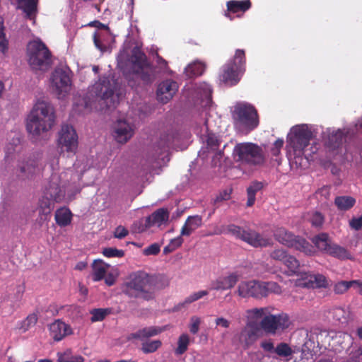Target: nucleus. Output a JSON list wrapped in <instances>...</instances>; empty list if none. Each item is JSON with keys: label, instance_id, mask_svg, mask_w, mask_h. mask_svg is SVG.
<instances>
[{"label": "nucleus", "instance_id": "f257e3e1", "mask_svg": "<svg viewBox=\"0 0 362 362\" xmlns=\"http://www.w3.org/2000/svg\"><path fill=\"white\" fill-rule=\"evenodd\" d=\"M122 93L120 83L114 77H103L88 87L83 95L74 98V110L79 114H84L93 110L114 108L119 103Z\"/></svg>", "mask_w": 362, "mask_h": 362}, {"label": "nucleus", "instance_id": "f03ea898", "mask_svg": "<svg viewBox=\"0 0 362 362\" xmlns=\"http://www.w3.org/2000/svg\"><path fill=\"white\" fill-rule=\"evenodd\" d=\"M56 115L53 105L45 100H37L26 117L25 127L35 141L46 136L55 124Z\"/></svg>", "mask_w": 362, "mask_h": 362}, {"label": "nucleus", "instance_id": "7ed1b4c3", "mask_svg": "<svg viewBox=\"0 0 362 362\" xmlns=\"http://www.w3.org/2000/svg\"><path fill=\"white\" fill-rule=\"evenodd\" d=\"M68 176L72 177V170H68L60 173H53L45 185L43 193L39 200V207L42 211L50 213L54 207V202H61L67 192L69 194V180ZM81 175H74L71 177V182L79 180Z\"/></svg>", "mask_w": 362, "mask_h": 362}, {"label": "nucleus", "instance_id": "20e7f679", "mask_svg": "<svg viewBox=\"0 0 362 362\" xmlns=\"http://www.w3.org/2000/svg\"><path fill=\"white\" fill-rule=\"evenodd\" d=\"M222 233L229 234L241 239L255 247H266L271 246L273 243L272 238L268 235L259 233L253 230H245L233 224L217 228L214 232H210L206 235H220Z\"/></svg>", "mask_w": 362, "mask_h": 362}, {"label": "nucleus", "instance_id": "39448f33", "mask_svg": "<svg viewBox=\"0 0 362 362\" xmlns=\"http://www.w3.org/2000/svg\"><path fill=\"white\" fill-rule=\"evenodd\" d=\"M313 127L308 124H298L293 127L288 135L287 148L288 154L300 157L308 151L311 139L314 136Z\"/></svg>", "mask_w": 362, "mask_h": 362}, {"label": "nucleus", "instance_id": "423d86ee", "mask_svg": "<svg viewBox=\"0 0 362 362\" xmlns=\"http://www.w3.org/2000/svg\"><path fill=\"white\" fill-rule=\"evenodd\" d=\"M204 141V146L199 152V157L202 160L211 159L214 165H218L223 158L224 154L221 149V140L214 134L209 132V127L205 123L201 129L197 130Z\"/></svg>", "mask_w": 362, "mask_h": 362}, {"label": "nucleus", "instance_id": "0eeeda50", "mask_svg": "<svg viewBox=\"0 0 362 362\" xmlns=\"http://www.w3.org/2000/svg\"><path fill=\"white\" fill-rule=\"evenodd\" d=\"M149 284V276L146 272H137L129 275L122 286V291L129 297L150 300L153 294L148 288Z\"/></svg>", "mask_w": 362, "mask_h": 362}, {"label": "nucleus", "instance_id": "6e6552de", "mask_svg": "<svg viewBox=\"0 0 362 362\" xmlns=\"http://www.w3.org/2000/svg\"><path fill=\"white\" fill-rule=\"evenodd\" d=\"M232 117L236 128L240 131H251L259 124V119L255 107L246 103H237L232 111Z\"/></svg>", "mask_w": 362, "mask_h": 362}, {"label": "nucleus", "instance_id": "1a4fd4ad", "mask_svg": "<svg viewBox=\"0 0 362 362\" xmlns=\"http://www.w3.org/2000/svg\"><path fill=\"white\" fill-rule=\"evenodd\" d=\"M28 63L34 70L45 71L51 64V53L40 40L30 42L27 47Z\"/></svg>", "mask_w": 362, "mask_h": 362}, {"label": "nucleus", "instance_id": "9d476101", "mask_svg": "<svg viewBox=\"0 0 362 362\" xmlns=\"http://www.w3.org/2000/svg\"><path fill=\"white\" fill-rule=\"evenodd\" d=\"M275 239L281 245L312 256L315 253V247L305 239L296 236L284 228H279L274 232Z\"/></svg>", "mask_w": 362, "mask_h": 362}, {"label": "nucleus", "instance_id": "9b49d317", "mask_svg": "<svg viewBox=\"0 0 362 362\" xmlns=\"http://www.w3.org/2000/svg\"><path fill=\"white\" fill-rule=\"evenodd\" d=\"M245 52L243 49L235 52L234 59L223 66L221 80L227 85L234 86L238 83L245 71Z\"/></svg>", "mask_w": 362, "mask_h": 362}, {"label": "nucleus", "instance_id": "f8f14e48", "mask_svg": "<svg viewBox=\"0 0 362 362\" xmlns=\"http://www.w3.org/2000/svg\"><path fill=\"white\" fill-rule=\"evenodd\" d=\"M233 154L237 160L249 165H262L265 159L262 148L252 143L237 144L234 148Z\"/></svg>", "mask_w": 362, "mask_h": 362}, {"label": "nucleus", "instance_id": "ddd939ff", "mask_svg": "<svg viewBox=\"0 0 362 362\" xmlns=\"http://www.w3.org/2000/svg\"><path fill=\"white\" fill-rule=\"evenodd\" d=\"M131 61L136 77L140 78L146 83L153 81L154 75L152 69L148 64L145 54L138 47L133 49Z\"/></svg>", "mask_w": 362, "mask_h": 362}, {"label": "nucleus", "instance_id": "4468645a", "mask_svg": "<svg viewBox=\"0 0 362 362\" xmlns=\"http://www.w3.org/2000/svg\"><path fill=\"white\" fill-rule=\"evenodd\" d=\"M51 88L62 99L69 93L71 86V71L68 68H57L50 78Z\"/></svg>", "mask_w": 362, "mask_h": 362}, {"label": "nucleus", "instance_id": "2eb2a0df", "mask_svg": "<svg viewBox=\"0 0 362 362\" xmlns=\"http://www.w3.org/2000/svg\"><path fill=\"white\" fill-rule=\"evenodd\" d=\"M272 308H269V313L262 319L261 328L267 334L274 335L279 331L287 329L290 325L289 317L286 313L272 314Z\"/></svg>", "mask_w": 362, "mask_h": 362}, {"label": "nucleus", "instance_id": "dca6fc26", "mask_svg": "<svg viewBox=\"0 0 362 362\" xmlns=\"http://www.w3.org/2000/svg\"><path fill=\"white\" fill-rule=\"evenodd\" d=\"M78 134L72 126L62 125L57 138V147L60 152L74 154L78 148Z\"/></svg>", "mask_w": 362, "mask_h": 362}, {"label": "nucleus", "instance_id": "f3484780", "mask_svg": "<svg viewBox=\"0 0 362 362\" xmlns=\"http://www.w3.org/2000/svg\"><path fill=\"white\" fill-rule=\"evenodd\" d=\"M42 168V154L30 155L18 164L19 176L23 179H31Z\"/></svg>", "mask_w": 362, "mask_h": 362}, {"label": "nucleus", "instance_id": "a211bd4d", "mask_svg": "<svg viewBox=\"0 0 362 362\" xmlns=\"http://www.w3.org/2000/svg\"><path fill=\"white\" fill-rule=\"evenodd\" d=\"M95 25L98 28L93 35L95 46L101 52H110L114 39L109 28L98 21Z\"/></svg>", "mask_w": 362, "mask_h": 362}, {"label": "nucleus", "instance_id": "6ab92c4d", "mask_svg": "<svg viewBox=\"0 0 362 362\" xmlns=\"http://www.w3.org/2000/svg\"><path fill=\"white\" fill-rule=\"evenodd\" d=\"M262 281L250 280L241 281L237 287L235 293L241 298H262L263 288Z\"/></svg>", "mask_w": 362, "mask_h": 362}, {"label": "nucleus", "instance_id": "aec40b11", "mask_svg": "<svg viewBox=\"0 0 362 362\" xmlns=\"http://www.w3.org/2000/svg\"><path fill=\"white\" fill-rule=\"evenodd\" d=\"M296 284L308 288H327L329 281L322 274H304L301 279L296 281Z\"/></svg>", "mask_w": 362, "mask_h": 362}, {"label": "nucleus", "instance_id": "412c9836", "mask_svg": "<svg viewBox=\"0 0 362 362\" xmlns=\"http://www.w3.org/2000/svg\"><path fill=\"white\" fill-rule=\"evenodd\" d=\"M134 132V127L126 120L119 119L114 124L113 136L119 143H126L132 137Z\"/></svg>", "mask_w": 362, "mask_h": 362}, {"label": "nucleus", "instance_id": "4be33fe9", "mask_svg": "<svg viewBox=\"0 0 362 362\" xmlns=\"http://www.w3.org/2000/svg\"><path fill=\"white\" fill-rule=\"evenodd\" d=\"M168 218L169 214L168 211L164 209H159L144 221H141V223L144 222L145 225L139 227L138 231L142 232L150 227H160L167 223Z\"/></svg>", "mask_w": 362, "mask_h": 362}, {"label": "nucleus", "instance_id": "5701e85b", "mask_svg": "<svg viewBox=\"0 0 362 362\" xmlns=\"http://www.w3.org/2000/svg\"><path fill=\"white\" fill-rule=\"evenodd\" d=\"M178 90L177 82L172 80H165L159 84L157 90L158 100L163 103H168L172 99Z\"/></svg>", "mask_w": 362, "mask_h": 362}, {"label": "nucleus", "instance_id": "b1692460", "mask_svg": "<svg viewBox=\"0 0 362 362\" xmlns=\"http://www.w3.org/2000/svg\"><path fill=\"white\" fill-rule=\"evenodd\" d=\"M240 276L236 272H233L227 276H220L211 283L210 288L216 291H225L230 289L237 284Z\"/></svg>", "mask_w": 362, "mask_h": 362}, {"label": "nucleus", "instance_id": "393cba45", "mask_svg": "<svg viewBox=\"0 0 362 362\" xmlns=\"http://www.w3.org/2000/svg\"><path fill=\"white\" fill-rule=\"evenodd\" d=\"M259 328L257 323L247 322L242 330L240 341L245 347L252 345L258 338Z\"/></svg>", "mask_w": 362, "mask_h": 362}, {"label": "nucleus", "instance_id": "a878e982", "mask_svg": "<svg viewBox=\"0 0 362 362\" xmlns=\"http://www.w3.org/2000/svg\"><path fill=\"white\" fill-rule=\"evenodd\" d=\"M251 7L250 0H231L227 2L228 13L226 16L230 20L233 18L232 14H235L237 17L242 15Z\"/></svg>", "mask_w": 362, "mask_h": 362}, {"label": "nucleus", "instance_id": "bb28decb", "mask_svg": "<svg viewBox=\"0 0 362 362\" xmlns=\"http://www.w3.org/2000/svg\"><path fill=\"white\" fill-rule=\"evenodd\" d=\"M211 88L206 83L196 84L193 88L192 97L196 100H201L202 105H207L211 100Z\"/></svg>", "mask_w": 362, "mask_h": 362}, {"label": "nucleus", "instance_id": "cd10ccee", "mask_svg": "<svg viewBox=\"0 0 362 362\" xmlns=\"http://www.w3.org/2000/svg\"><path fill=\"white\" fill-rule=\"evenodd\" d=\"M51 336L56 341H59L71 333L70 327L64 322L58 320L49 325Z\"/></svg>", "mask_w": 362, "mask_h": 362}, {"label": "nucleus", "instance_id": "c85d7f7f", "mask_svg": "<svg viewBox=\"0 0 362 362\" xmlns=\"http://www.w3.org/2000/svg\"><path fill=\"white\" fill-rule=\"evenodd\" d=\"M202 225V217L199 215L189 216L181 228L180 234L183 236H189Z\"/></svg>", "mask_w": 362, "mask_h": 362}, {"label": "nucleus", "instance_id": "c756f323", "mask_svg": "<svg viewBox=\"0 0 362 362\" xmlns=\"http://www.w3.org/2000/svg\"><path fill=\"white\" fill-rule=\"evenodd\" d=\"M166 329V327L150 326L139 329L132 334L134 339L143 341L146 339L157 336Z\"/></svg>", "mask_w": 362, "mask_h": 362}, {"label": "nucleus", "instance_id": "7c9ffc66", "mask_svg": "<svg viewBox=\"0 0 362 362\" xmlns=\"http://www.w3.org/2000/svg\"><path fill=\"white\" fill-rule=\"evenodd\" d=\"M176 139H177V135L173 131L162 135L158 144V148H160V152L156 159H160V156L165 155L168 147L173 146Z\"/></svg>", "mask_w": 362, "mask_h": 362}, {"label": "nucleus", "instance_id": "2f4dec72", "mask_svg": "<svg viewBox=\"0 0 362 362\" xmlns=\"http://www.w3.org/2000/svg\"><path fill=\"white\" fill-rule=\"evenodd\" d=\"M344 133L341 129L334 130L327 129L323 132V137L327 136L328 145L333 148L338 147L343 142Z\"/></svg>", "mask_w": 362, "mask_h": 362}, {"label": "nucleus", "instance_id": "473e14b6", "mask_svg": "<svg viewBox=\"0 0 362 362\" xmlns=\"http://www.w3.org/2000/svg\"><path fill=\"white\" fill-rule=\"evenodd\" d=\"M311 241L319 251L324 252L327 254L332 245L327 233H320L311 239Z\"/></svg>", "mask_w": 362, "mask_h": 362}, {"label": "nucleus", "instance_id": "72a5a7b5", "mask_svg": "<svg viewBox=\"0 0 362 362\" xmlns=\"http://www.w3.org/2000/svg\"><path fill=\"white\" fill-rule=\"evenodd\" d=\"M37 0H18V8L21 9L30 20L34 18Z\"/></svg>", "mask_w": 362, "mask_h": 362}, {"label": "nucleus", "instance_id": "f704fd0d", "mask_svg": "<svg viewBox=\"0 0 362 362\" xmlns=\"http://www.w3.org/2000/svg\"><path fill=\"white\" fill-rule=\"evenodd\" d=\"M270 307L255 308L246 310L247 322L257 323L260 318H264L269 313Z\"/></svg>", "mask_w": 362, "mask_h": 362}, {"label": "nucleus", "instance_id": "c9c22d12", "mask_svg": "<svg viewBox=\"0 0 362 362\" xmlns=\"http://www.w3.org/2000/svg\"><path fill=\"white\" fill-rule=\"evenodd\" d=\"M110 266L101 260H95L93 264V279L95 281H98L103 279Z\"/></svg>", "mask_w": 362, "mask_h": 362}, {"label": "nucleus", "instance_id": "e433bc0d", "mask_svg": "<svg viewBox=\"0 0 362 362\" xmlns=\"http://www.w3.org/2000/svg\"><path fill=\"white\" fill-rule=\"evenodd\" d=\"M71 218L72 214L68 208L62 207L57 209L55 212V221L61 227L66 226L70 224Z\"/></svg>", "mask_w": 362, "mask_h": 362}, {"label": "nucleus", "instance_id": "4c0bfd02", "mask_svg": "<svg viewBox=\"0 0 362 362\" xmlns=\"http://www.w3.org/2000/svg\"><path fill=\"white\" fill-rule=\"evenodd\" d=\"M356 203V199L350 196H339L334 199V204L341 211H347L352 208Z\"/></svg>", "mask_w": 362, "mask_h": 362}, {"label": "nucleus", "instance_id": "58836bf2", "mask_svg": "<svg viewBox=\"0 0 362 362\" xmlns=\"http://www.w3.org/2000/svg\"><path fill=\"white\" fill-rule=\"evenodd\" d=\"M204 70L205 65L199 61H195L185 68V72L188 77H194L202 75Z\"/></svg>", "mask_w": 362, "mask_h": 362}, {"label": "nucleus", "instance_id": "ea45409f", "mask_svg": "<svg viewBox=\"0 0 362 362\" xmlns=\"http://www.w3.org/2000/svg\"><path fill=\"white\" fill-rule=\"evenodd\" d=\"M328 254L334 257L340 259H351V254L347 251L346 249H345L343 247H341L338 245H332L331 247L329 248V251Z\"/></svg>", "mask_w": 362, "mask_h": 362}, {"label": "nucleus", "instance_id": "a19ab883", "mask_svg": "<svg viewBox=\"0 0 362 362\" xmlns=\"http://www.w3.org/2000/svg\"><path fill=\"white\" fill-rule=\"evenodd\" d=\"M283 264L288 269L289 275L298 273L300 268L299 261L289 253L284 259Z\"/></svg>", "mask_w": 362, "mask_h": 362}, {"label": "nucleus", "instance_id": "79ce46f5", "mask_svg": "<svg viewBox=\"0 0 362 362\" xmlns=\"http://www.w3.org/2000/svg\"><path fill=\"white\" fill-rule=\"evenodd\" d=\"M263 187V185L259 182H253L247 188V206H252L255 201L256 193Z\"/></svg>", "mask_w": 362, "mask_h": 362}, {"label": "nucleus", "instance_id": "37998d69", "mask_svg": "<svg viewBox=\"0 0 362 362\" xmlns=\"http://www.w3.org/2000/svg\"><path fill=\"white\" fill-rule=\"evenodd\" d=\"M189 343V336L186 333L182 334L177 340V347L175 349V354L177 355L183 354L187 350Z\"/></svg>", "mask_w": 362, "mask_h": 362}, {"label": "nucleus", "instance_id": "c03bdc74", "mask_svg": "<svg viewBox=\"0 0 362 362\" xmlns=\"http://www.w3.org/2000/svg\"><path fill=\"white\" fill-rule=\"evenodd\" d=\"M262 286L263 287L262 297L267 296L272 293L276 294H279L281 293V288L276 282H262Z\"/></svg>", "mask_w": 362, "mask_h": 362}, {"label": "nucleus", "instance_id": "a18cd8bd", "mask_svg": "<svg viewBox=\"0 0 362 362\" xmlns=\"http://www.w3.org/2000/svg\"><path fill=\"white\" fill-rule=\"evenodd\" d=\"M288 255V252L283 248H276L271 251L269 257L272 259L284 262V259Z\"/></svg>", "mask_w": 362, "mask_h": 362}, {"label": "nucleus", "instance_id": "49530a36", "mask_svg": "<svg viewBox=\"0 0 362 362\" xmlns=\"http://www.w3.org/2000/svg\"><path fill=\"white\" fill-rule=\"evenodd\" d=\"M274 353L282 357H288L293 354V351L286 343H280L275 348Z\"/></svg>", "mask_w": 362, "mask_h": 362}, {"label": "nucleus", "instance_id": "de8ad7c7", "mask_svg": "<svg viewBox=\"0 0 362 362\" xmlns=\"http://www.w3.org/2000/svg\"><path fill=\"white\" fill-rule=\"evenodd\" d=\"M161 341L160 340H153L149 341H145L142 344L141 349L143 352L153 353L156 351L160 346Z\"/></svg>", "mask_w": 362, "mask_h": 362}, {"label": "nucleus", "instance_id": "09e8293b", "mask_svg": "<svg viewBox=\"0 0 362 362\" xmlns=\"http://www.w3.org/2000/svg\"><path fill=\"white\" fill-rule=\"evenodd\" d=\"M8 49V40L6 38L3 21L0 18V50L2 53H5Z\"/></svg>", "mask_w": 362, "mask_h": 362}, {"label": "nucleus", "instance_id": "8fccbe9b", "mask_svg": "<svg viewBox=\"0 0 362 362\" xmlns=\"http://www.w3.org/2000/svg\"><path fill=\"white\" fill-rule=\"evenodd\" d=\"M91 321L92 322H98L103 320L105 317L107 315L108 312L107 310L104 309H94L90 312Z\"/></svg>", "mask_w": 362, "mask_h": 362}, {"label": "nucleus", "instance_id": "3c124183", "mask_svg": "<svg viewBox=\"0 0 362 362\" xmlns=\"http://www.w3.org/2000/svg\"><path fill=\"white\" fill-rule=\"evenodd\" d=\"M103 254L107 257H121L124 255V251L113 247L105 248Z\"/></svg>", "mask_w": 362, "mask_h": 362}, {"label": "nucleus", "instance_id": "603ef678", "mask_svg": "<svg viewBox=\"0 0 362 362\" xmlns=\"http://www.w3.org/2000/svg\"><path fill=\"white\" fill-rule=\"evenodd\" d=\"M349 315V313L344 308H336L334 310V317L339 321H346Z\"/></svg>", "mask_w": 362, "mask_h": 362}, {"label": "nucleus", "instance_id": "864d4df0", "mask_svg": "<svg viewBox=\"0 0 362 362\" xmlns=\"http://www.w3.org/2000/svg\"><path fill=\"white\" fill-rule=\"evenodd\" d=\"M309 219L312 225L315 227L322 226L324 221L323 216L317 211L312 213Z\"/></svg>", "mask_w": 362, "mask_h": 362}, {"label": "nucleus", "instance_id": "5fc2aeb1", "mask_svg": "<svg viewBox=\"0 0 362 362\" xmlns=\"http://www.w3.org/2000/svg\"><path fill=\"white\" fill-rule=\"evenodd\" d=\"M284 142L282 139H278L276 140L270 150L272 156L277 157L280 155L281 149L284 146Z\"/></svg>", "mask_w": 362, "mask_h": 362}, {"label": "nucleus", "instance_id": "6e6d98bb", "mask_svg": "<svg viewBox=\"0 0 362 362\" xmlns=\"http://www.w3.org/2000/svg\"><path fill=\"white\" fill-rule=\"evenodd\" d=\"M201 324V319L197 316H192L190 318L189 323V331L193 334H195L198 332L199 329V325Z\"/></svg>", "mask_w": 362, "mask_h": 362}, {"label": "nucleus", "instance_id": "4d7b16f0", "mask_svg": "<svg viewBox=\"0 0 362 362\" xmlns=\"http://www.w3.org/2000/svg\"><path fill=\"white\" fill-rule=\"evenodd\" d=\"M351 286V281H340L335 284L334 291L336 293H343Z\"/></svg>", "mask_w": 362, "mask_h": 362}, {"label": "nucleus", "instance_id": "13d9d810", "mask_svg": "<svg viewBox=\"0 0 362 362\" xmlns=\"http://www.w3.org/2000/svg\"><path fill=\"white\" fill-rule=\"evenodd\" d=\"M50 216V213L42 211V214H40L37 218L35 223L36 228L43 227L48 222Z\"/></svg>", "mask_w": 362, "mask_h": 362}, {"label": "nucleus", "instance_id": "bf43d9fd", "mask_svg": "<svg viewBox=\"0 0 362 362\" xmlns=\"http://www.w3.org/2000/svg\"><path fill=\"white\" fill-rule=\"evenodd\" d=\"M57 362H83V359L80 356H75L71 358H66L65 354H58Z\"/></svg>", "mask_w": 362, "mask_h": 362}, {"label": "nucleus", "instance_id": "052dcab7", "mask_svg": "<svg viewBox=\"0 0 362 362\" xmlns=\"http://www.w3.org/2000/svg\"><path fill=\"white\" fill-rule=\"evenodd\" d=\"M160 245L157 243L152 244L144 250L145 255H155L160 252Z\"/></svg>", "mask_w": 362, "mask_h": 362}, {"label": "nucleus", "instance_id": "680f3d73", "mask_svg": "<svg viewBox=\"0 0 362 362\" xmlns=\"http://www.w3.org/2000/svg\"><path fill=\"white\" fill-rule=\"evenodd\" d=\"M349 226L355 230H358L362 228V215L359 217H354L349 221Z\"/></svg>", "mask_w": 362, "mask_h": 362}, {"label": "nucleus", "instance_id": "e2e57ef3", "mask_svg": "<svg viewBox=\"0 0 362 362\" xmlns=\"http://www.w3.org/2000/svg\"><path fill=\"white\" fill-rule=\"evenodd\" d=\"M127 235L128 230L122 226H117L114 233L115 237L119 239H122Z\"/></svg>", "mask_w": 362, "mask_h": 362}, {"label": "nucleus", "instance_id": "0e129e2a", "mask_svg": "<svg viewBox=\"0 0 362 362\" xmlns=\"http://www.w3.org/2000/svg\"><path fill=\"white\" fill-rule=\"evenodd\" d=\"M156 64L158 66L160 69V71L162 72H167L168 70V62L160 57V56L157 55L156 57Z\"/></svg>", "mask_w": 362, "mask_h": 362}, {"label": "nucleus", "instance_id": "69168bd1", "mask_svg": "<svg viewBox=\"0 0 362 362\" xmlns=\"http://www.w3.org/2000/svg\"><path fill=\"white\" fill-rule=\"evenodd\" d=\"M261 347L267 352H274L275 348L272 340H265L262 341Z\"/></svg>", "mask_w": 362, "mask_h": 362}, {"label": "nucleus", "instance_id": "338daca9", "mask_svg": "<svg viewBox=\"0 0 362 362\" xmlns=\"http://www.w3.org/2000/svg\"><path fill=\"white\" fill-rule=\"evenodd\" d=\"M182 235L178 236L174 239H172L169 243L173 250H175L177 247H179L183 243V239L182 238Z\"/></svg>", "mask_w": 362, "mask_h": 362}, {"label": "nucleus", "instance_id": "774afa93", "mask_svg": "<svg viewBox=\"0 0 362 362\" xmlns=\"http://www.w3.org/2000/svg\"><path fill=\"white\" fill-rule=\"evenodd\" d=\"M216 326H221L223 328H228L230 326V321L224 317H218L215 320Z\"/></svg>", "mask_w": 362, "mask_h": 362}]
</instances>
